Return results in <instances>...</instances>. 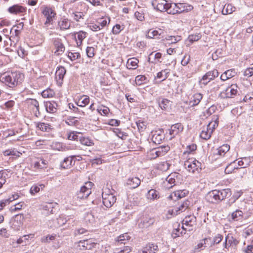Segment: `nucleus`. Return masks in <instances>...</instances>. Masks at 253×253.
Returning a JSON list of instances; mask_svg holds the SVG:
<instances>
[{"instance_id": "9", "label": "nucleus", "mask_w": 253, "mask_h": 253, "mask_svg": "<svg viewBox=\"0 0 253 253\" xmlns=\"http://www.w3.org/2000/svg\"><path fill=\"white\" fill-rule=\"evenodd\" d=\"M151 4L154 9L161 12L166 11L167 8V1L166 0H153Z\"/></svg>"}, {"instance_id": "35", "label": "nucleus", "mask_w": 253, "mask_h": 253, "mask_svg": "<svg viewBox=\"0 0 253 253\" xmlns=\"http://www.w3.org/2000/svg\"><path fill=\"white\" fill-rule=\"evenodd\" d=\"M235 72L233 70H228L223 73L220 76V79L222 81H226L230 78L234 77Z\"/></svg>"}, {"instance_id": "20", "label": "nucleus", "mask_w": 253, "mask_h": 253, "mask_svg": "<svg viewBox=\"0 0 253 253\" xmlns=\"http://www.w3.org/2000/svg\"><path fill=\"white\" fill-rule=\"evenodd\" d=\"M155 219L153 217H145L139 223V226L140 228H147L152 225L155 222Z\"/></svg>"}, {"instance_id": "5", "label": "nucleus", "mask_w": 253, "mask_h": 253, "mask_svg": "<svg viewBox=\"0 0 253 253\" xmlns=\"http://www.w3.org/2000/svg\"><path fill=\"white\" fill-rule=\"evenodd\" d=\"M91 182H88L85 183V185L81 187L80 190L77 192V198L79 199H84L88 197L91 194V187L92 185Z\"/></svg>"}, {"instance_id": "37", "label": "nucleus", "mask_w": 253, "mask_h": 253, "mask_svg": "<svg viewBox=\"0 0 253 253\" xmlns=\"http://www.w3.org/2000/svg\"><path fill=\"white\" fill-rule=\"evenodd\" d=\"M178 176L177 174L176 173H171L169 174L166 178V180L168 181L169 184H170L171 185L169 186H167V188H170L173 187V185H175L176 179L175 177H177Z\"/></svg>"}, {"instance_id": "46", "label": "nucleus", "mask_w": 253, "mask_h": 253, "mask_svg": "<svg viewBox=\"0 0 253 253\" xmlns=\"http://www.w3.org/2000/svg\"><path fill=\"white\" fill-rule=\"evenodd\" d=\"M189 201L186 200L183 202L182 203H181V205L178 207L175 208L178 214L180 213V212L185 211V210L187 209V208L189 207Z\"/></svg>"}, {"instance_id": "16", "label": "nucleus", "mask_w": 253, "mask_h": 253, "mask_svg": "<svg viewBox=\"0 0 253 253\" xmlns=\"http://www.w3.org/2000/svg\"><path fill=\"white\" fill-rule=\"evenodd\" d=\"M177 3V12L178 13H181L182 12H187L192 10L193 7L192 5L186 3Z\"/></svg>"}, {"instance_id": "42", "label": "nucleus", "mask_w": 253, "mask_h": 253, "mask_svg": "<svg viewBox=\"0 0 253 253\" xmlns=\"http://www.w3.org/2000/svg\"><path fill=\"white\" fill-rule=\"evenodd\" d=\"M110 18L109 17H102L101 18H98L96 20V23L99 26L101 27V29L107 25V24H109L110 22Z\"/></svg>"}, {"instance_id": "53", "label": "nucleus", "mask_w": 253, "mask_h": 253, "mask_svg": "<svg viewBox=\"0 0 253 253\" xmlns=\"http://www.w3.org/2000/svg\"><path fill=\"white\" fill-rule=\"evenodd\" d=\"M158 148L159 155L161 156H164L169 150V146H161Z\"/></svg>"}, {"instance_id": "57", "label": "nucleus", "mask_w": 253, "mask_h": 253, "mask_svg": "<svg viewBox=\"0 0 253 253\" xmlns=\"http://www.w3.org/2000/svg\"><path fill=\"white\" fill-rule=\"evenodd\" d=\"M146 77L143 75H138L135 77V82L137 85H140L145 81Z\"/></svg>"}, {"instance_id": "49", "label": "nucleus", "mask_w": 253, "mask_h": 253, "mask_svg": "<svg viewBox=\"0 0 253 253\" xmlns=\"http://www.w3.org/2000/svg\"><path fill=\"white\" fill-rule=\"evenodd\" d=\"M79 141L82 144L85 146H90L93 144L92 140L89 139L88 138L83 137L82 135L79 137Z\"/></svg>"}, {"instance_id": "32", "label": "nucleus", "mask_w": 253, "mask_h": 253, "mask_svg": "<svg viewBox=\"0 0 253 253\" xmlns=\"http://www.w3.org/2000/svg\"><path fill=\"white\" fill-rule=\"evenodd\" d=\"M177 3H168L167 9L166 11L168 14H178L177 12Z\"/></svg>"}, {"instance_id": "54", "label": "nucleus", "mask_w": 253, "mask_h": 253, "mask_svg": "<svg viewBox=\"0 0 253 253\" xmlns=\"http://www.w3.org/2000/svg\"><path fill=\"white\" fill-rule=\"evenodd\" d=\"M56 235H48L46 236H44L41 239V241L44 243H48L50 241L54 240L56 238Z\"/></svg>"}, {"instance_id": "55", "label": "nucleus", "mask_w": 253, "mask_h": 253, "mask_svg": "<svg viewBox=\"0 0 253 253\" xmlns=\"http://www.w3.org/2000/svg\"><path fill=\"white\" fill-rule=\"evenodd\" d=\"M97 111L100 114L106 116L108 114V113L109 112L110 109L107 107H106V106H102L99 107L97 109Z\"/></svg>"}, {"instance_id": "11", "label": "nucleus", "mask_w": 253, "mask_h": 253, "mask_svg": "<svg viewBox=\"0 0 253 253\" xmlns=\"http://www.w3.org/2000/svg\"><path fill=\"white\" fill-rule=\"evenodd\" d=\"M96 245L92 239L84 240L79 242L81 250H91Z\"/></svg>"}, {"instance_id": "31", "label": "nucleus", "mask_w": 253, "mask_h": 253, "mask_svg": "<svg viewBox=\"0 0 253 253\" xmlns=\"http://www.w3.org/2000/svg\"><path fill=\"white\" fill-rule=\"evenodd\" d=\"M181 40V37L179 36H168L165 38L164 41H165L166 44L169 45L175 43Z\"/></svg>"}, {"instance_id": "56", "label": "nucleus", "mask_w": 253, "mask_h": 253, "mask_svg": "<svg viewBox=\"0 0 253 253\" xmlns=\"http://www.w3.org/2000/svg\"><path fill=\"white\" fill-rule=\"evenodd\" d=\"M223 239V236L221 234H217L213 238L211 246L219 244Z\"/></svg>"}, {"instance_id": "2", "label": "nucleus", "mask_w": 253, "mask_h": 253, "mask_svg": "<svg viewBox=\"0 0 253 253\" xmlns=\"http://www.w3.org/2000/svg\"><path fill=\"white\" fill-rule=\"evenodd\" d=\"M24 75L19 71L8 72L3 75L1 81L10 87H13L21 84L24 80Z\"/></svg>"}, {"instance_id": "26", "label": "nucleus", "mask_w": 253, "mask_h": 253, "mask_svg": "<svg viewBox=\"0 0 253 253\" xmlns=\"http://www.w3.org/2000/svg\"><path fill=\"white\" fill-rule=\"evenodd\" d=\"M188 192L186 190H177L174 192L169 196V198L176 200L185 196Z\"/></svg>"}, {"instance_id": "39", "label": "nucleus", "mask_w": 253, "mask_h": 253, "mask_svg": "<svg viewBox=\"0 0 253 253\" xmlns=\"http://www.w3.org/2000/svg\"><path fill=\"white\" fill-rule=\"evenodd\" d=\"M138 60L135 58H132L128 59L127 62V67L129 69H135L138 65Z\"/></svg>"}, {"instance_id": "41", "label": "nucleus", "mask_w": 253, "mask_h": 253, "mask_svg": "<svg viewBox=\"0 0 253 253\" xmlns=\"http://www.w3.org/2000/svg\"><path fill=\"white\" fill-rule=\"evenodd\" d=\"M209 240H211V238H206L203 239L201 242L199 243L196 246H195L194 248V250L195 252H198L201 250H204L206 248L205 245L206 244L207 242Z\"/></svg>"}, {"instance_id": "30", "label": "nucleus", "mask_w": 253, "mask_h": 253, "mask_svg": "<svg viewBox=\"0 0 253 253\" xmlns=\"http://www.w3.org/2000/svg\"><path fill=\"white\" fill-rule=\"evenodd\" d=\"M203 98V95L201 93H196L191 98L190 101L189 105L191 106L197 105Z\"/></svg>"}, {"instance_id": "33", "label": "nucleus", "mask_w": 253, "mask_h": 253, "mask_svg": "<svg viewBox=\"0 0 253 253\" xmlns=\"http://www.w3.org/2000/svg\"><path fill=\"white\" fill-rule=\"evenodd\" d=\"M55 205L56 203H45L43 204L42 206V209L46 211L44 214H49V213H52L53 209H54Z\"/></svg>"}, {"instance_id": "12", "label": "nucleus", "mask_w": 253, "mask_h": 253, "mask_svg": "<svg viewBox=\"0 0 253 253\" xmlns=\"http://www.w3.org/2000/svg\"><path fill=\"white\" fill-rule=\"evenodd\" d=\"M26 8L18 4H15L8 8V11L12 14H20L26 12Z\"/></svg>"}, {"instance_id": "15", "label": "nucleus", "mask_w": 253, "mask_h": 253, "mask_svg": "<svg viewBox=\"0 0 253 253\" xmlns=\"http://www.w3.org/2000/svg\"><path fill=\"white\" fill-rule=\"evenodd\" d=\"M212 123L209 124L206 128H204L203 130L200 133V137L205 140H208L211 137V134L212 133V129H211V126Z\"/></svg>"}, {"instance_id": "8", "label": "nucleus", "mask_w": 253, "mask_h": 253, "mask_svg": "<svg viewBox=\"0 0 253 253\" xmlns=\"http://www.w3.org/2000/svg\"><path fill=\"white\" fill-rule=\"evenodd\" d=\"M103 203L107 208L111 207L116 201V197L112 194H108L103 192L102 194Z\"/></svg>"}, {"instance_id": "23", "label": "nucleus", "mask_w": 253, "mask_h": 253, "mask_svg": "<svg viewBox=\"0 0 253 253\" xmlns=\"http://www.w3.org/2000/svg\"><path fill=\"white\" fill-rule=\"evenodd\" d=\"M164 31L161 29L158 30H150L148 32V37L150 38H158L160 39L163 37Z\"/></svg>"}, {"instance_id": "17", "label": "nucleus", "mask_w": 253, "mask_h": 253, "mask_svg": "<svg viewBox=\"0 0 253 253\" xmlns=\"http://www.w3.org/2000/svg\"><path fill=\"white\" fill-rule=\"evenodd\" d=\"M58 26L62 31L68 30L71 26L70 20L68 18L62 17L58 21Z\"/></svg>"}, {"instance_id": "10", "label": "nucleus", "mask_w": 253, "mask_h": 253, "mask_svg": "<svg viewBox=\"0 0 253 253\" xmlns=\"http://www.w3.org/2000/svg\"><path fill=\"white\" fill-rule=\"evenodd\" d=\"M42 13L46 18L44 23L45 25L51 23L53 21V18L56 15L54 10L48 7H45Z\"/></svg>"}, {"instance_id": "19", "label": "nucleus", "mask_w": 253, "mask_h": 253, "mask_svg": "<svg viewBox=\"0 0 253 253\" xmlns=\"http://www.w3.org/2000/svg\"><path fill=\"white\" fill-rule=\"evenodd\" d=\"M141 181L137 177L129 178L126 181V185L130 188H136L140 184Z\"/></svg>"}, {"instance_id": "7", "label": "nucleus", "mask_w": 253, "mask_h": 253, "mask_svg": "<svg viewBox=\"0 0 253 253\" xmlns=\"http://www.w3.org/2000/svg\"><path fill=\"white\" fill-rule=\"evenodd\" d=\"M238 86L236 84H232L228 87L226 90L221 93L223 98H233L238 93Z\"/></svg>"}, {"instance_id": "25", "label": "nucleus", "mask_w": 253, "mask_h": 253, "mask_svg": "<svg viewBox=\"0 0 253 253\" xmlns=\"http://www.w3.org/2000/svg\"><path fill=\"white\" fill-rule=\"evenodd\" d=\"M68 219L67 217H65L64 215H60L56 219V223H54L53 225H50L51 227L53 226L54 227H57L58 226H60L64 225L66 222H69L68 224H70V219L68 216Z\"/></svg>"}, {"instance_id": "48", "label": "nucleus", "mask_w": 253, "mask_h": 253, "mask_svg": "<svg viewBox=\"0 0 253 253\" xmlns=\"http://www.w3.org/2000/svg\"><path fill=\"white\" fill-rule=\"evenodd\" d=\"M159 105L162 109H167L170 106V101L167 99L163 98L159 101Z\"/></svg>"}, {"instance_id": "29", "label": "nucleus", "mask_w": 253, "mask_h": 253, "mask_svg": "<svg viewBox=\"0 0 253 253\" xmlns=\"http://www.w3.org/2000/svg\"><path fill=\"white\" fill-rule=\"evenodd\" d=\"M66 69L64 67L61 66L59 67L55 73V79L57 81H62L64 78V75L66 74Z\"/></svg>"}, {"instance_id": "58", "label": "nucleus", "mask_w": 253, "mask_h": 253, "mask_svg": "<svg viewBox=\"0 0 253 253\" xmlns=\"http://www.w3.org/2000/svg\"><path fill=\"white\" fill-rule=\"evenodd\" d=\"M129 238L130 237H129V236L127 235V234L120 235V236L118 237V239L117 240L118 244L119 245V244H121L123 243L125 244V243H123V241L125 240H128L129 239Z\"/></svg>"}, {"instance_id": "1", "label": "nucleus", "mask_w": 253, "mask_h": 253, "mask_svg": "<svg viewBox=\"0 0 253 253\" xmlns=\"http://www.w3.org/2000/svg\"><path fill=\"white\" fill-rule=\"evenodd\" d=\"M232 194L230 189H223L220 190H213L209 192L206 195L207 201L212 204H218Z\"/></svg>"}, {"instance_id": "24", "label": "nucleus", "mask_w": 253, "mask_h": 253, "mask_svg": "<svg viewBox=\"0 0 253 253\" xmlns=\"http://www.w3.org/2000/svg\"><path fill=\"white\" fill-rule=\"evenodd\" d=\"M196 221V218L194 215H189L185 216L182 221V224H185L186 226L190 227L195 225Z\"/></svg>"}, {"instance_id": "3", "label": "nucleus", "mask_w": 253, "mask_h": 253, "mask_svg": "<svg viewBox=\"0 0 253 253\" xmlns=\"http://www.w3.org/2000/svg\"><path fill=\"white\" fill-rule=\"evenodd\" d=\"M201 163L193 158L189 159L184 163L185 168L188 171L192 173H194L196 171L199 172V169H201Z\"/></svg>"}, {"instance_id": "47", "label": "nucleus", "mask_w": 253, "mask_h": 253, "mask_svg": "<svg viewBox=\"0 0 253 253\" xmlns=\"http://www.w3.org/2000/svg\"><path fill=\"white\" fill-rule=\"evenodd\" d=\"M44 187V186L43 184H40V185L35 184L31 187L30 190V193L32 195H34L36 193L40 192L41 188L42 189Z\"/></svg>"}, {"instance_id": "60", "label": "nucleus", "mask_w": 253, "mask_h": 253, "mask_svg": "<svg viewBox=\"0 0 253 253\" xmlns=\"http://www.w3.org/2000/svg\"><path fill=\"white\" fill-rule=\"evenodd\" d=\"M201 38L200 34H196L194 35H189L188 37V40L191 42L198 41Z\"/></svg>"}, {"instance_id": "50", "label": "nucleus", "mask_w": 253, "mask_h": 253, "mask_svg": "<svg viewBox=\"0 0 253 253\" xmlns=\"http://www.w3.org/2000/svg\"><path fill=\"white\" fill-rule=\"evenodd\" d=\"M95 220L94 215L90 212L87 213L84 217V220L86 223L92 224L94 223Z\"/></svg>"}, {"instance_id": "13", "label": "nucleus", "mask_w": 253, "mask_h": 253, "mask_svg": "<svg viewBox=\"0 0 253 253\" xmlns=\"http://www.w3.org/2000/svg\"><path fill=\"white\" fill-rule=\"evenodd\" d=\"M76 156L74 155L64 159V160L61 162V167L65 169H70L72 166L75 165V160H74V158Z\"/></svg>"}, {"instance_id": "61", "label": "nucleus", "mask_w": 253, "mask_h": 253, "mask_svg": "<svg viewBox=\"0 0 253 253\" xmlns=\"http://www.w3.org/2000/svg\"><path fill=\"white\" fill-rule=\"evenodd\" d=\"M51 147L53 150H55L63 151L64 150L62 144L59 142L53 143Z\"/></svg>"}, {"instance_id": "40", "label": "nucleus", "mask_w": 253, "mask_h": 253, "mask_svg": "<svg viewBox=\"0 0 253 253\" xmlns=\"http://www.w3.org/2000/svg\"><path fill=\"white\" fill-rule=\"evenodd\" d=\"M57 104L55 102H47L45 104L46 109L49 113H54L56 111Z\"/></svg>"}, {"instance_id": "6", "label": "nucleus", "mask_w": 253, "mask_h": 253, "mask_svg": "<svg viewBox=\"0 0 253 253\" xmlns=\"http://www.w3.org/2000/svg\"><path fill=\"white\" fill-rule=\"evenodd\" d=\"M218 72L216 70L209 71L204 75L200 80V84L206 85L211 81L213 80L215 77H218Z\"/></svg>"}, {"instance_id": "44", "label": "nucleus", "mask_w": 253, "mask_h": 253, "mask_svg": "<svg viewBox=\"0 0 253 253\" xmlns=\"http://www.w3.org/2000/svg\"><path fill=\"white\" fill-rule=\"evenodd\" d=\"M89 103V97L86 95L82 96L79 100L78 105L84 107Z\"/></svg>"}, {"instance_id": "51", "label": "nucleus", "mask_w": 253, "mask_h": 253, "mask_svg": "<svg viewBox=\"0 0 253 253\" xmlns=\"http://www.w3.org/2000/svg\"><path fill=\"white\" fill-rule=\"evenodd\" d=\"M226 238L230 246L232 245L236 246L239 243V241L236 238H234L231 234H228Z\"/></svg>"}, {"instance_id": "59", "label": "nucleus", "mask_w": 253, "mask_h": 253, "mask_svg": "<svg viewBox=\"0 0 253 253\" xmlns=\"http://www.w3.org/2000/svg\"><path fill=\"white\" fill-rule=\"evenodd\" d=\"M80 54L79 52H69L68 54V58L72 61H74L80 58Z\"/></svg>"}, {"instance_id": "28", "label": "nucleus", "mask_w": 253, "mask_h": 253, "mask_svg": "<svg viewBox=\"0 0 253 253\" xmlns=\"http://www.w3.org/2000/svg\"><path fill=\"white\" fill-rule=\"evenodd\" d=\"M146 197L150 200L154 201L157 200L160 198L159 193L155 189H150L148 191L146 194Z\"/></svg>"}, {"instance_id": "62", "label": "nucleus", "mask_w": 253, "mask_h": 253, "mask_svg": "<svg viewBox=\"0 0 253 253\" xmlns=\"http://www.w3.org/2000/svg\"><path fill=\"white\" fill-rule=\"evenodd\" d=\"M95 49L93 47L88 46L86 49V53L87 56L91 58L94 56Z\"/></svg>"}, {"instance_id": "38", "label": "nucleus", "mask_w": 253, "mask_h": 253, "mask_svg": "<svg viewBox=\"0 0 253 253\" xmlns=\"http://www.w3.org/2000/svg\"><path fill=\"white\" fill-rule=\"evenodd\" d=\"M35 125L37 127L42 131L49 132L51 129L50 126L46 123H35Z\"/></svg>"}, {"instance_id": "27", "label": "nucleus", "mask_w": 253, "mask_h": 253, "mask_svg": "<svg viewBox=\"0 0 253 253\" xmlns=\"http://www.w3.org/2000/svg\"><path fill=\"white\" fill-rule=\"evenodd\" d=\"M86 35L87 33L83 31H80L79 32L74 33L75 39L79 40V42H77L78 45L82 44L83 41L86 37Z\"/></svg>"}, {"instance_id": "43", "label": "nucleus", "mask_w": 253, "mask_h": 253, "mask_svg": "<svg viewBox=\"0 0 253 253\" xmlns=\"http://www.w3.org/2000/svg\"><path fill=\"white\" fill-rule=\"evenodd\" d=\"M164 139V135L161 133L156 132L153 134L152 140L155 144H160Z\"/></svg>"}, {"instance_id": "36", "label": "nucleus", "mask_w": 253, "mask_h": 253, "mask_svg": "<svg viewBox=\"0 0 253 253\" xmlns=\"http://www.w3.org/2000/svg\"><path fill=\"white\" fill-rule=\"evenodd\" d=\"M236 7L232 5V4H225L222 10V13L224 15H227L232 13L235 11Z\"/></svg>"}, {"instance_id": "14", "label": "nucleus", "mask_w": 253, "mask_h": 253, "mask_svg": "<svg viewBox=\"0 0 253 253\" xmlns=\"http://www.w3.org/2000/svg\"><path fill=\"white\" fill-rule=\"evenodd\" d=\"M53 44L56 49L54 52L55 54L57 55L62 54L65 50V47L62 43L61 40L59 39H55Z\"/></svg>"}, {"instance_id": "22", "label": "nucleus", "mask_w": 253, "mask_h": 253, "mask_svg": "<svg viewBox=\"0 0 253 253\" xmlns=\"http://www.w3.org/2000/svg\"><path fill=\"white\" fill-rule=\"evenodd\" d=\"M162 58V53L160 52L155 53L154 52H151L148 57V62L154 64H156L158 62H161L160 61Z\"/></svg>"}, {"instance_id": "21", "label": "nucleus", "mask_w": 253, "mask_h": 253, "mask_svg": "<svg viewBox=\"0 0 253 253\" xmlns=\"http://www.w3.org/2000/svg\"><path fill=\"white\" fill-rule=\"evenodd\" d=\"M183 129V126L180 124L177 123L171 126L170 129L169 130V134L174 137L175 135L178 134L180 131H182Z\"/></svg>"}, {"instance_id": "34", "label": "nucleus", "mask_w": 253, "mask_h": 253, "mask_svg": "<svg viewBox=\"0 0 253 253\" xmlns=\"http://www.w3.org/2000/svg\"><path fill=\"white\" fill-rule=\"evenodd\" d=\"M230 150V146L228 144H224L217 149L215 155L223 156Z\"/></svg>"}, {"instance_id": "64", "label": "nucleus", "mask_w": 253, "mask_h": 253, "mask_svg": "<svg viewBox=\"0 0 253 253\" xmlns=\"http://www.w3.org/2000/svg\"><path fill=\"white\" fill-rule=\"evenodd\" d=\"M73 17L75 20L79 21L80 19L83 18V17L84 14L81 12H76L75 13H73Z\"/></svg>"}, {"instance_id": "45", "label": "nucleus", "mask_w": 253, "mask_h": 253, "mask_svg": "<svg viewBox=\"0 0 253 253\" xmlns=\"http://www.w3.org/2000/svg\"><path fill=\"white\" fill-rule=\"evenodd\" d=\"M243 213L240 210H236L231 214L232 219L235 221H238L242 218Z\"/></svg>"}, {"instance_id": "52", "label": "nucleus", "mask_w": 253, "mask_h": 253, "mask_svg": "<svg viewBox=\"0 0 253 253\" xmlns=\"http://www.w3.org/2000/svg\"><path fill=\"white\" fill-rule=\"evenodd\" d=\"M82 135V134L77 132H72L68 134V139L71 140H79V137Z\"/></svg>"}, {"instance_id": "4", "label": "nucleus", "mask_w": 253, "mask_h": 253, "mask_svg": "<svg viewBox=\"0 0 253 253\" xmlns=\"http://www.w3.org/2000/svg\"><path fill=\"white\" fill-rule=\"evenodd\" d=\"M25 103L27 105L28 109L32 112L35 116L38 117L40 115L39 110V102L35 99L27 98L25 101Z\"/></svg>"}, {"instance_id": "63", "label": "nucleus", "mask_w": 253, "mask_h": 253, "mask_svg": "<svg viewBox=\"0 0 253 253\" xmlns=\"http://www.w3.org/2000/svg\"><path fill=\"white\" fill-rule=\"evenodd\" d=\"M117 251H118L117 253H129L131 252V249L129 246H124L120 250L117 249Z\"/></svg>"}, {"instance_id": "18", "label": "nucleus", "mask_w": 253, "mask_h": 253, "mask_svg": "<svg viewBox=\"0 0 253 253\" xmlns=\"http://www.w3.org/2000/svg\"><path fill=\"white\" fill-rule=\"evenodd\" d=\"M143 253H155L158 251V246L154 244L149 243L143 248Z\"/></svg>"}]
</instances>
